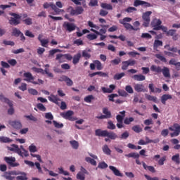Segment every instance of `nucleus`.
<instances>
[{
    "label": "nucleus",
    "mask_w": 180,
    "mask_h": 180,
    "mask_svg": "<svg viewBox=\"0 0 180 180\" xmlns=\"http://www.w3.org/2000/svg\"><path fill=\"white\" fill-rule=\"evenodd\" d=\"M37 109H39V110H41V112H46V108L44 106V105H43V103H38L37 104Z\"/></svg>",
    "instance_id": "51"
},
{
    "label": "nucleus",
    "mask_w": 180,
    "mask_h": 180,
    "mask_svg": "<svg viewBox=\"0 0 180 180\" xmlns=\"http://www.w3.org/2000/svg\"><path fill=\"white\" fill-rule=\"evenodd\" d=\"M22 32L18 30V28H14L12 32V36H15V37H19Z\"/></svg>",
    "instance_id": "44"
},
{
    "label": "nucleus",
    "mask_w": 180,
    "mask_h": 180,
    "mask_svg": "<svg viewBox=\"0 0 180 180\" xmlns=\"http://www.w3.org/2000/svg\"><path fill=\"white\" fill-rule=\"evenodd\" d=\"M148 88L150 91V92H155L156 94H161V89L160 88H155L154 89V84H149Z\"/></svg>",
    "instance_id": "29"
},
{
    "label": "nucleus",
    "mask_w": 180,
    "mask_h": 180,
    "mask_svg": "<svg viewBox=\"0 0 180 180\" xmlns=\"http://www.w3.org/2000/svg\"><path fill=\"white\" fill-rule=\"evenodd\" d=\"M101 7L103 9H106L107 11H112L113 9V6H112V4L107 3H101Z\"/></svg>",
    "instance_id": "27"
},
{
    "label": "nucleus",
    "mask_w": 180,
    "mask_h": 180,
    "mask_svg": "<svg viewBox=\"0 0 180 180\" xmlns=\"http://www.w3.org/2000/svg\"><path fill=\"white\" fill-rule=\"evenodd\" d=\"M150 71H152L153 72H156L157 74H161L162 72L165 78H171L169 68H168L167 67L164 66L163 68L162 69L161 66L153 65L150 67Z\"/></svg>",
    "instance_id": "2"
},
{
    "label": "nucleus",
    "mask_w": 180,
    "mask_h": 180,
    "mask_svg": "<svg viewBox=\"0 0 180 180\" xmlns=\"http://www.w3.org/2000/svg\"><path fill=\"white\" fill-rule=\"evenodd\" d=\"M118 94L120 96H124V98H127L129 96V94L126 91L122 89L118 90Z\"/></svg>",
    "instance_id": "57"
},
{
    "label": "nucleus",
    "mask_w": 180,
    "mask_h": 180,
    "mask_svg": "<svg viewBox=\"0 0 180 180\" xmlns=\"http://www.w3.org/2000/svg\"><path fill=\"white\" fill-rule=\"evenodd\" d=\"M103 115H101L100 116H96V118L102 120V119H110L112 117V112L109 111V109H108V108H103Z\"/></svg>",
    "instance_id": "12"
},
{
    "label": "nucleus",
    "mask_w": 180,
    "mask_h": 180,
    "mask_svg": "<svg viewBox=\"0 0 180 180\" xmlns=\"http://www.w3.org/2000/svg\"><path fill=\"white\" fill-rule=\"evenodd\" d=\"M32 70H34V72H39L41 74H46L49 78H53L54 77V75L50 72V70L49 68H45V70H43L42 68H37L36 67H33Z\"/></svg>",
    "instance_id": "10"
},
{
    "label": "nucleus",
    "mask_w": 180,
    "mask_h": 180,
    "mask_svg": "<svg viewBox=\"0 0 180 180\" xmlns=\"http://www.w3.org/2000/svg\"><path fill=\"white\" fill-rule=\"evenodd\" d=\"M70 144H71L72 148L75 150H78V148L79 147V143H78V141L75 140L70 141Z\"/></svg>",
    "instance_id": "39"
},
{
    "label": "nucleus",
    "mask_w": 180,
    "mask_h": 180,
    "mask_svg": "<svg viewBox=\"0 0 180 180\" xmlns=\"http://www.w3.org/2000/svg\"><path fill=\"white\" fill-rule=\"evenodd\" d=\"M25 79H24V81H26L27 82H31L32 84H34V85H39V82H34V77H33V75L32 73L27 72L23 74Z\"/></svg>",
    "instance_id": "13"
},
{
    "label": "nucleus",
    "mask_w": 180,
    "mask_h": 180,
    "mask_svg": "<svg viewBox=\"0 0 180 180\" xmlns=\"http://www.w3.org/2000/svg\"><path fill=\"white\" fill-rule=\"evenodd\" d=\"M143 5H144V1L143 0H135L134 2V6H143Z\"/></svg>",
    "instance_id": "53"
},
{
    "label": "nucleus",
    "mask_w": 180,
    "mask_h": 180,
    "mask_svg": "<svg viewBox=\"0 0 180 180\" xmlns=\"http://www.w3.org/2000/svg\"><path fill=\"white\" fill-rule=\"evenodd\" d=\"M170 131H174L170 134L171 137H176L180 134V125L178 123H175L172 127H169Z\"/></svg>",
    "instance_id": "9"
},
{
    "label": "nucleus",
    "mask_w": 180,
    "mask_h": 180,
    "mask_svg": "<svg viewBox=\"0 0 180 180\" xmlns=\"http://www.w3.org/2000/svg\"><path fill=\"white\" fill-rule=\"evenodd\" d=\"M10 15L13 16L9 20L10 25H12L13 26H18V25H20V19H22V16H20V15L15 13H11Z\"/></svg>",
    "instance_id": "5"
},
{
    "label": "nucleus",
    "mask_w": 180,
    "mask_h": 180,
    "mask_svg": "<svg viewBox=\"0 0 180 180\" xmlns=\"http://www.w3.org/2000/svg\"><path fill=\"white\" fill-rule=\"evenodd\" d=\"M4 161L9 165V167H11L12 168H15L16 167H19L20 164L19 162H16V158L15 157H4Z\"/></svg>",
    "instance_id": "8"
},
{
    "label": "nucleus",
    "mask_w": 180,
    "mask_h": 180,
    "mask_svg": "<svg viewBox=\"0 0 180 180\" xmlns=\"http://www.w3.org/2000/svg\"><path fill=\"white\" fill-rule=\"evenodd\" d=\"M109 169L113 172L115 176H123V174H122V172H120L115 166H109Z\"/></svg>",
    "instance_id": "21"
},
{
    "label": "nucleus",
    "mask_w": 180,
    "mask_h": 180,
    "mask_svg": "<svg viewBox=\"0 0 180 180\" xmlns=\"http://www.w3.org/2000/svg\"><path fill=\"white\" fill-rule=\"evenodd\" d=\"M22 22L27 25V26H30L33 23L32 20L31 18H25V20H22Z\"/></svg>",
    "instance_id": "60"
},
{
    "label": "nucleus",
    "mask_w": 180,
    "mask_h": 180,
    "mask_svg": "<svg viewBox=\"0 0 180 180\" xmlns=\"http://www.w3.org/2000/svg\"><path fill=\"white\" fill-rule=\"evenodd\" d=\"M74 115V111L72 110H68L66 112L62 114V116L64 119L67 120H70V122H75L77 120V117H72Z\"/></svg>",
    "instance_id": "14"
},
{
    "label": "nucleus",
    "mask_w": 180,
    "mask_h": 180,
    "mask_svg": "<svg viewBox=\"0 0 180 180\" xmlns=\"http://www.w3.org/2000/svg\"><path fill=\"white\" fill-rule=\"evenodd\" d=\"M125 157L127 158H134L135 160L140 158V155L137 153H130L129 154H126Z\"/></svg>",
    "instance_id": "32"
},
{
    "label": "nucleus",
    "mask_w": 180,
    "mask_h": 180,
    "mask_svg": "<svg viewBox=\"0 0 180 180\" xmlns=\"http://www.w3.org/2000/svg\"><path fill=\"white\" fill-rule=\"evenodd\" d=\"M108 124V129H109V130H115V129H116V125H115L112 121H109Z\"/></svg>",
    "instance_id": "58"
},
{
    "label": "nucleus",
    "mask_w": 180,
    "mask_h": 180,
    "mask_svg": "<svg viewBox=\"0 0 180 180\" xmlns=\"http://www.w3.org/2000/svg\"><path fill=\"white\" fill-rule=\"evenodd\" d=\"M0 143H12V139L6 136H0Z\"/></svg>",
    "instance_id": "43"
},
{
    "label": "nucleus",
    "mask_w": 180,
    "mask_h": 180,
    "mask_svg": "<svg viewBox=\"0 0 180 180\" xmlns=\"http://www.w3.org/2000/svg\"><path fill=\"white\" fill-rule=\"evenodd\" d=\"M85 161L86 162H89L91 165H94V167H96V162L94 159L91 158L90 157L85 158Z\"/></svg>",
    "instance_id": "41"
},
{
    "label": "nucleus",
    "mask_w": 180,
    "mask_h": 180,
    "mask_svg": "<svg viewBox=\"0 0 180 180\" xmlns=\"http://www.w3.org/2000/svg\"><path fill=\"white\" fill-rule=\"evenodd\" d=\"M133 25H134L133 30H134L135 32H137V30H140V22L139 21H135L133 23Z\"/></svg>",
    "instance_id": "52"
},
{
    "label": "nucleus",
    "mask_w": 180,
    "mask_h": 180,
    "mask_svg": "<svg viewBox=\"0 0 180 180\" xmlns=\"http://www.w3.org/2000/svg\"><path fill=\"white\" fill-rule=\"evenodd\" d=\"M132 130L135 133H141V131H143V129L140 127V125H134V127H132Z\"/></svg>",
    "instance_id": "45"
},
{
    "label": "nucleus",
    "mask_w": 180,
    "mask_h": 180,
    "mask_svg": "<svg viewBox=\"0 0 180 180\" xmlns=\"http://www.w3.org/2000/svg\"><path fill=\"white\" fill-rule=\"evenodd\" d=\"M88 40H96L98 39V34H89L86 36Z\"/></svg>",
    "instance_id": "50"
},
{
    "label": "nucleus",
    "mask_w": 180,
    "mask_h": 180,
    "mask_svg": "<svg viewBox=\"0 0 180 180\" xmlns=\"http://www.w3.org/2000/svg\"><path fill=\"white\" fill-rule=\"evenodd\" d=\"M134 88L136 92H146V88H144V85L142 84H136Z\"/></svg>",
    "instance_id": "23"
},
{
    "label": "nucleus",
    "mask_w": 180,
    "mask_h": 180,
    "mask_svg": "<svg viewBox=\"0 0 180 180\" xmlns=\"http://www.w3.org/2000/svg\"><path fill=\"white\" fill-rule=\"evenodd\" d=\"M8 150L15 153V154H18L20 157H23V152H22L20 148L16 144H12L11 147L8 148Z\"/></svg>",
    "instance_id": "17"
},
{
    "label": "nucleus",
    "mask_w": 180,
    "mask_h": 180,
    "mask_svg": "<svg viewBox=\"0 0 180 180\" xmlns=\"http://www.w3.org/2000/svg\"><path fill=\"white\" fill-rule=\"evenodd\" d=\"M60 51H61L60 49L50 50L49 57H53V56H54V54H56V53H60Z\"/></svg>",
    "instance_id": "61"
},
{
    "label": "nucleus",
    "mask_w": 180,
    "mask_h": 180,
    "mask_svg": "<svg viewBox=\"0 0 180 180\" xmlns=\"http://www.w3.org/2000/svg\"><path fill=\"white\" fill-rule=\"evenodd\" d=\"M49 101H50V102H53V103H58V101H60V98H58V97L54 94H51V96L48 97Z\"/></svg>",
    "instance_id": "28"
},
{
    "label": "nucleus",
    "mask_w": 180,
    "mask_h": 180,
    "mask_svg": "<svg viewBox=\"0 0 180 180\" xmlns=\"http://www.w3.org/2000/svg\"><path fill=\"white\" fill-rule=\"evenodd\" d=\"M0 101H1V102H4L5 103H8V106H10V109L8 110V115H13V113H15L12 101H11L8 98L4 96L3 94H0Z\"/></svg>",
    "instance_id": "7"
},
{
    "label": "nucleus",
    "mask_w": 180,
    "mask_h": 180,
    "mask_svg": "<svg viewBox=\"0 0 180 180\" xmlns=\"http://www.w3.org/2000/svg\"><path fill=\"white\" fill-rule=\"evenodd\" d=\"M131 122H134V118H133V117H129V118H125L124 119V124H130V123Z\"/></svg>",
    "instance_id": "63"
},
{
    "label": "nucleus",
    "mask_w": 180,
    "mask_h": 180,
    "mask_svg": "<svg viewBox=\"0 0 180 180\" xmlns=\"http://www.w3.org/2000/svg\"><path fill=\"white\" fill-rule=\"evenodd\" d=\"M145 98L148 100V101H151L152 102H155V103H157L158 102V99L157 97L154 96H151L150 94H145Z\"/></svg>",
    "instance_id": "34"
},
{
    "label": "nucleus",
    "mask_w": 180,
    "mask_h": 180,
    "mask_svg": "<svg viewBox=\"0 0 180 180\" xmlns=\"http://www.w3.org/2000/svg\"><path fill=\"white\" fill-rule=\"evenodd\" d=\"M109 88L101 87V91H103V94H112L115 91L116 86L115 84H110Z\"/></svg>",
    "instance_id": "18"
},
{
    "label": "nucleus",
    "mask_w": 180,
    "mask_h": 180,
    "mask_svg": "<svg viewBox=\"0 0 180 180\" xmlns=\"http://www.w3.org/2000/svg\"><path fill=\"white\" fill-rule=\"evenodd\" d=\"M98 168L105 169V168H108V164H106L105 162H100L98 163Z\"/></svg>",
    "instance_id": "59"
},
{
    "label": "nucleus",
    "mask_w": 180,
    "mask_h": 180,
    "mask_svg": "<svg viewBox=\"0 0 180 180\" xmlns=\"http://www.w3.org/2000/svg\"><path fill=\"white\" fill-rule=\"evenodd\" d=\"M67 12H68L71 16H78V15H82V13H84V8L77 6L75 9L74 7L69 6L67 8Z\"/></svg>",
    "instance_id": "4"
},
{
    "label": "nucleus",
    "mask_w": 180,
    "mask_h": 180,
    "mask_svg": "<svg viewBox=\"0 0 180 180\" xmlns=\"http://www.w3.org/2000/svg\"><path fill=\"white\" fill-rule=\"evenodd\" d=\"M169 65H174L176 71H180V62H176V60H175V58H172L169 61Z\"/></svg>",
    "instance_id": "20"
},
{
    "label": "nucleus",
    "mask_w": 180,
    "mask_h": 180,
    "mask_svg": "<svg viewBox=\"0 0 180 180\" xmlns=\"http://www.w3.org/2000/svg\"><path fill=\"white\" fill-rule=\"evenodd\" d=\"M77 179L80 180H85V175L82 172H79L77 174Z\"/></svg>",
    "instance_id": "64"
},
{
    "label": "nucleus",
    "mask_w": 180,
    "mask_h": 180,
    "mask_svg": "<svg viewBox=\"0 0 180 180\" xmlns=\"http://www.w3.org/2000/svg\"><path fill=\"white\" fill-rule=\"evenodd\" d=\"M29 151H30V153H37V147H36V146H34V144L32 143L29 146Z\"/></svg>",
    "instance_id": "54"
},
{
    "label": "nucleus",
    "mask_w": 180,
    "mask_h": 180,
    "mask_svg": "<svg viewBox=\"0 0 180 180\" xmlns=\"http://www.w3.org/2000/svg\"><path fill=\"white\" fill-rule=\"evenodd\" d=\"M121 25H123L124 27H125L127 30H133V29H134V27L129 22H122Z\"/></svg>",
    "instance_id": "40"
},
{
    "label": "nucleus",
    "mask_w": 180,
    "mask_h": 180,
    "mask_svg": "<svg viewBox=\"0 0 180 180\" xmlns=\"http://www.w3.org/2000/svg\"><path fill=\"white\" fill-rule=\"evenodd\" d=\"M16 175H20L16 177L17 180H27V174L25 172L12 170L9 172H6L4 174L2 175L3 178L7 180H13Z\"/></svg>",
    "instance_id": "1"
},
{
    "label": "nucleus",
    "mask_w": 180,
    "mask_h": 180,
    "mask_svg": "<svg viewBox=\"0 0 180 180\" xmlns=\"http://www.w3.org/2000/svg\"><path fill=\"white\" fill-rule=\"evenodd\" d=\"M120 63H122V59H120V58H115L110 61L112 65H119Z\"/></svg>",
    "instance_id": "47"
},
{
    "label": "nucleus",
    "mask_w": 180,
    "mask_h": 180,
    "mask_svg": "<svg viewBox=\"0 0 180 180\" xmlns=\"http://www.w3.org/2000/svg\"><path fill=\"white\" fill-rule=\"evenodd\" d=\"M90 30L91 32H93V33H95L97 35H102L106 34V29H101L99 32L96 30H94V28H91Z\"/></svg>",
    "instance_id": "33"
},
{
    "label": "nucleus",
    "mask_w": 180,
    "mask_h": 180,
    "mask_svg": "<svg viewBox=\"0 0 180 180\" xmlns=\"http://www.w3.org/2000/svg\"><path fill=\"white\" fill-rule=\"evenodd\" d=\"M81 57H82L81 53H78L77 54L75 55L72 58H73L72 63L75 65H77V64L79 63V60H81Z\"/></svg>",
    "instance_id": "25"
},
{
    "label": "nucleus",
    "mask_w": 180,
    "mask_h": 180,
    "mask_svg": "<svg viewBox=\"0 0 180 180\" xmlns=\"http://www.w3.org/2000/svg\"><path fill=\"white\" fill-rule=\"evenodd\" d=\"M132 78L134 81H146V76L143 75H134Z\"/></svg>",
    "instance_id": "30"
},
{
    "label": "nucleus",
    "mask_w": 180,
    "mask_h": 180,
    "mask_svg": "<svg viewBox=\"0 0 180 180\" xmlns=\"http://www.w3.org/2000/svg\"><path fill=\"white\" fill-rule=\"evenodd\" d=\"M103 151L104 154H106V155H110V154H112V150H110V148H109L108 145H104L103 146Z\"/></svg>",
    "instance_id": "36"
},
{
    "label": "nucleus",
    "mask_w": 180,
    "mask_h": 180,
    "mask_svg": "<svg viewBox=\"0 0 180 180\" xmlns=\"http://www.w3.org/2000/svg\"><path fill=\"white\" fill-rule=\"evenodd\" d=\"M129 131H125L124 133H122L120 137L122 140H126L129 138Z\"/></svg>",
    "instance_id": "55"
},
{
    "label": "nucleus",
    "mask_w": 180,
    "mask_h": 180,
    "mask_svg": "<svg viewBox=\"0 0 180 180\" xmlns=\"http://www.w3.org/2000/svg\"><path fill=\"white\" fill-rule=\"evenodd\" d=\"M94 99H95V97L93 95H89L84 98V102H86V103H91Z\"/></svg>",
    "instance_id": "46"
},
{
    "label": "nucleus",
    "mask_w": 180,
    "mask_h": 180,
    "mask_svg": "<svg viewBox=\"0 0 180 180\" xmlns=\"http://www.w3.org/2000/svg\"><path fill=\"white\" fill-rule=\"evenodd\" d=\"M159 47H162V41L156 39V40H155L154 44H153V50L157 51Z\"/></svg>",
    "instance_id": "31"
},
{
    "label": "nucleus",
    "mask_w": 180,
    "mask_h": 180,
    "mask_svg": "<svg viewBox=\"0 0 180 180\" xmlns=\"http://www.w3.org/2000/svg\"><path fill=\"white\" fill-rule=\"evenodd\" d=\"M96 136L98 137H108L110 140H116L119 136L117 134L113 131H108V130H102L101 129H98L95 131Z\"/></svg>",
    "instance_id": "3"
},
{
    "label": "nucleus",
    "mask_w": 180,
    "mask_h": 180,
    "mask_svg": "<svg viewBox=\"0 0 180 180\" xmlns=\"http://www.w3.org/2000/svg\"><path fill=\"white\" fill-rule=\"evenodd\" d=\"M144 124L146 126L144 127V130L145 131H147V130H150L151 129V127H150V124H153V119H148V120H146L144 122H143Z\"/></svg>",
    "instance_id": "22"
},
{
    "label": "nucleus",
    "mask_w": 180,
    "mask_h": 180,
    "mask_svg": "<svg viewBox=\"0 0 180 180\" xmlns=\"http://www.w3.org/2000/svg\"><path fill=\"white\" fill-rule=\"evenodd\" d=\"M51 8L54 11L56 15H60L61 12H64V10L58 8L56 4L51 3Z\"/></svg>",
    "instance_id": "24"
},
{
    "label": "nucleus",
    "mask_w": 180,
    "mask_h": 180,
    "mask_svg": "<svg viewBox=\"0 0 180 180\" xmlns=\"http://www.w3.org/2000/svg\"><path fill=\"white\" fill-rule=\"evenodd\" d=\"M155 57H156V58H158L160 61H162V63H167V58H165L161 54H156V55H155Z\"/></svg>",
    "instance_id": "56"
},
{
    "label": "nucleus",
    "mask_w": 180,
    "mask_h": 180,
    "mask_svg": "<svg viewBox=\"0 0 180 180\" xmlns=\"http://www.w3.org/2000/svg\"><path fill=\"white\" fill-rule=\"evenodd\" d=\"M136 60L129 59L128 60L122 61V70L123 71H126L127 68H129V66L133 67V65H135Z\"/></svg>",
    "instance_id": "15"
},
{
    "label": "nucleus",
    "mask_w": 180,
    "mask_h": 180,
    "mask_svg": "<svg viewBox=\"0 0 180 180\" xmlns=\"http://www.w3.org/2000/svg\"><path fill=\"white\" fill-rule=\"evenodd\" d=\"M152 13V11H146L143 13L142 19L143 20V22L142 24V26H143V27H148V26H150V22H151V18H150V16H151Z\"/></svg>",
    "instance_id": "6"
},
{
    "label": "nucleus",
    "mask_w": 180,
    "mask_h": 180,
    "mask_svg": "<svg viewBox=\"0 0 180 180\" xmlns=\"http://www.w3.org/2000/svg\"><path fill=\"white\" fill-rule=\"evenodd\" d=\"M124 75H126L124 74V72H122V73H119V74H115L114 75V79H115L116 81H119V79H122V78H123V77H124Z\"/></svg>",
    "instance_id": "49"
},
{
    "label": "nucleus",
    "mask_w": 180,
    "mask_h": 180,
    "mask_svg": "<svg viewBox=\"0 0 180 180\" xmlns=\"http://www.w3.org/2000/svg\"><path fill=\"white\" fill-rule=\"evenodd\" d=\"M59 174L65 175V176H70V172L65 171L63 167L58 168Z\"/></svg>",
    "instance_id": "62"
},
{
    "label": "nucleus",
    "mask_w": 180,
    "mask_h": 180,
    "mask_svg": "<svg viewBox=\"0 0 180 180\" xmlns=\"http://www.w3.org/2000/svg\"><path fill=\"white\" fill-rule=\"evenodd\" d=\"M161 25H162V21L157 18L153 19L150 22V26L153 27V30H160Z\"/></svg>",
    "instance_id": "16"
},
{
    "label": "nucleus",
    "mask_w": 180,
    "mask_h": 180,
    "mask_svg": "<svg viewBox=\"0 0 180 180\" xmlns=\"http://www.w3.org/2000/svg\"><path fill=\"white\" fill-rule=\"evenodd\" d=\"M108 37H110V39H120L121 41H124L126 40V37L122 34L118 37L117 35H109Z\"/></svg>",
    "instance_id": "37"
},
{
    "label": "nucleus",
    "mask_w": 180,
    "mask_h": 180,
    "mask_svg": "<svg viewBox=\"0 0 180 180\" xmlns=\"http://www.w3.org/2000/svg\"><path fill=\"white\" fill-rule=\"evenodd\" d=\"M172 161H173V162H175V164H176V165H179V164H180L179 154L177 153V154L173 155L172 157Z\"/></svg>",
    "instance_id": "35"
},
{
    "label": "nucleus",
    "mask_w": 180,
    "mask_h": 180,
    "mask_svg": "<svg viewBox=\"0 0 180 180\" xmlns=\"http://www.w3.org/2000/svg\"><path fill=\"white\" fill-rule=\"evenodd\" d=\"M168 99H172V96L169 94H164L161 97V102L163 105H165L167 103V101Z\"/></svg>",
    "instance_id": "26"
},
{
    "label": "nucleus",
    "mask_w": 180,
    "mask_h": 180,
    "mask_svg": "<svg viewBox=\"0 0 180 180\" xmlns=\"http://www.w3.org/2000/svg\"><path fill=\"white\" fill-rule=\"evenodd\" d=\"M71 1L73 2V4L75 5H82L83 6L86 4L85 0H71Z\"/></svg>",
    "instance_id": "42"
},
{
    "label": "nucleus",
    "mask_w": 180,
    "mask_h": 180,
    "mask_svg": "<svg viewBox=\"0 0 180 180\" xmlns=\"http://www.w3.org/2000/svg\"><path fill=\"white\" fill-rule=\"evenodd\" d=\"M95 65L96 66V69L98 71H101V70H103V66H102V63L99 61L98 60H96L94 61Z\"/></svg>",
    "instance_id": "38"
},
{
    "label": "nucleus",
    "mask_w": 180,
    "mask_h": 180,
    "mask_svg": "<svg viewBox=\"0 0 180 180\" xmlns=\"http://www.w3.org/2000/svg\"><path fill=\"white\" fill-rule=\"evenodd\" d=\"M9 124H11L13 129H16L17 130L22 129V123H20V121H11Z\"/></svg>",
    "instance_id": "19"
},
{
    "label": "nucleus",
    "mask_w": 180,
    "mask_h": 180,
    "mask_svg": "<svg viewBox=\"0 0 180 180\" xmlns=\"http://www.w3.org/2000/svg\"><path fill=\"white\" fill-rule=\"evenodd\" d=\"M53 124L56 129H63L64 127L63 123L57 122L56 120L53 121Z\"/></svg>",
    "instance_id": "48"
},
{
    "label": "nucleus",
    "mask_w": 180,
    "mask_h": 180,
    "mask_svg": "<svg viewBox=\"0 0 180 180\" xmlns=\"http://www.w3.org/2000/svg\"><path fill=\"white\" fill-rule=\"evenodd\" d=\"M63 27L65 29V30H66V32L71 33V32H74V30L77 29V25L72 22H65L63 24Z\"/></svg>",
    "instance_id": "11"
}]
</instances>
